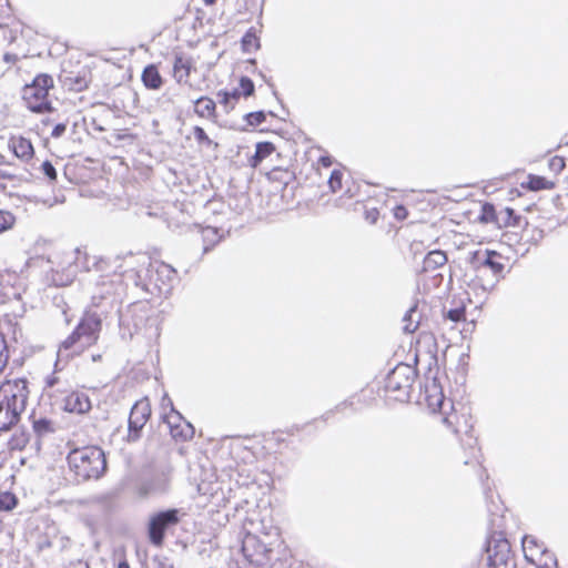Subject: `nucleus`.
Listing matches in <instances>:
<instances>
[{
  "instance_id": "nucleus-1",
  "label": "nucleus",
  "mask_w": 568,
  "mask_h": 568,
  "mask_svg": "<svg viewBox=\"0 0 568 568\" xmlns=\"http://www.w3.org/2000/svg\"><path fill=\"white\" fill-rule=\"evenodd\" d=\"M101 329L100 315L94 312H87L74 329L59 344L58 362L73 359L94 346L100 338Z\"/></svg>"
},
{
  "instance_id": "nucleus-2",
  "label": "nucleus",
  "mask_w": 568,
  "mask_h": 568,
  "mask_svg": "<svg viewBox=\"0 0 568 568\" xmlns=\"http://www.w3.org/2000/svg\"><path fill=\"white\" fill-rule=\"evenodd\" d=\"M282 544L281 534L274 526L247 530L242 541L245 559L256 567H266L272 562L273 552Z\"/></svg>"
},
{
  "instance_id": "nucleus-3",
  "label": "nucleus",
  "mask_w": 568,
  "mask_h": 568,
  "mask_svg": "<svg viewBox=\"0 0 568 568\" xmlns=\"http://www.w3.org/2000/svg\"><path fill=\"white\" fill-rule=\"evenodd\" d=\"M67 463L69 470L78 481L99 479L108 468L103 449L95 445L71 449L68 453Z\"/></svg>"
},
{
  "instance_id": "nucleus-4",
  "label": "nucleus",
  "mask_w": 568,
  "mask_h": 568,
  "mask_svg": "<svg viewBox=\"0 0 568 568\" xmlns=\"http://www.w3.org/2000/svg\"><path fill=\"white\" fill-rule=\"evenodd\" d=\"M29 390L24 378L7 379L0 385V432H7L19 422Z\"/></svg>"
},
{
  "instance_id": "nucleus-5",
  "label": "nucleus",
  "mask_w": 568,
  "mask_h": 568,
  "mask_svg": "<svg viewBox=\"0 0 568 568\" xmlns=\"http://www.w3.org/2000/svg\"><path fill=\"white\" fill-rule=\"evenodd\" d=\"M440 422L450 430L462 443H465L471 449L477 458L480 454L477 437L474 435V420L471 409L468 405L460 402H449V406L443 409Z\"/></svg>"
},
{
  "instance_id": "nucleus-6",
  "label": "nucleus",
  "mask_w": 568,
  "mask_h": 568,
  "mask_svg": "<svg viewBox=\"0 0 568 568\" xmlns=\"http://www.w3.org/2000/svg\"><path fill=\"white\" fill-rule=\"evenodd\" d=\"M54 87L53 78L48 73H39L31 83L22 88V100L33 113H47L53 111L49 99L50 91Z\"/></svg>"
},
{
  "instance_id": "nucleus-7",
  "label": "nucleus",
  "mask_w": 568,
  "mask_h": 568,
  "mask_svg": "<svg viewBox=\"0 0 568 568\" xmlns=\"http://www.w3.org/2000/svg\"><path fill=\"white\" fill-rule=\"evenodd\" d=\"M415 378L416 374L410 365L404 363L398 364L385 378V399L398 403L408 402Z\"/></svg>"
},
{
  "instance_id": "nucleus-8",
  "label": "nucleus",
  "mask_w": 568,
  "mask_h": 568,
  "mask_svg": "<svg viewBox=\"0 0 568 568\" xmlns=\"http://www.w3.org/2000/svg\"><path fill=\"white\" fill-rule=\"evenodd\" d=\"M487 568H516L511 546L503 531H493L486 541Z\"/></svg>"
},
{
  "instance_id": "nucleus-9",
  "label": "nucleus",
  "mask_w": 568,
  "mask_h": 568,
  "mask_svg": "<svg viewBox=\"0 0 568 568\" xmlns=\"http://www.w3.org/2000/svg\"><path fill=\"white\" fill-rule=\"evenodd\" d=\"M181 521V511L171 508L153 514L148 523L149 541L156 548L164 545L165 534Z\"/></svg>"
},
{
  "instance_id": "nucleus-10",
  "label": "nucleus",
  "mask_w": 568,
  "mask_h": 568,
  "mask_svg": "<svg viewBox=\"0 0 568 568\" xmlns=\"http://www.w3.org/2000/svg\"><path fill=\"white\" fill-rule=\"evenodd\" d=\"M63 85L73 92H83L92 82V68L82 61L70 62L63 70Z\"/></svg>"
},
{
  "instance_id": "nucleus-11",
  "label": "nucleus",
  "mask_w": 568,
  "mask_h": 568,
  "mask_svg": "<svg viewBox=\"0 0 568 568\" xmlns=\"http://www.w3.org/2000/svg\"><path fill=\"white\" fill-rule=\"evenodd\" d=\"M523 552L525 559L536 568L548 567L555 561L554 554L547 549L544 541L534 535H527L523 538Z\"/></svg>"
},
{
  "instance_id": "nucleus-12",
  "label": "nucleus",
  "mask_w": 568,
  "mask_h": 568,
  "mask_svg": "<svg viewBox=\"0 0 568 568\" xmlns=\"http://www.w3.org/2000/svg\"><path fill=\"white\" fill-rule=\"evenodd\" d=\"M168 400L170 412L164 415L172 438L176 442H187L194 436L193 426L173 407L172 400L165 395L163 402Z\"/></svg>"
},
{
  "instance_id": "nucleus-13",
  "label": "nucleus",
  "mask_w": 568,
  "mask_h": 568,
  "mask_svg": "<svg viewBox=\"0 0 568 568\" xmlns=\"http://www.w3.org/2000/svg\"><path fill=\"white\" fill-rule=\"evenodd\" d=\"M149 278L159 293H169L178 278V272L172 265L154 260L150 263Z\"/></svg>"
},
{
  "instance_id": "nucleus-14",
  "label": "nucleus",
  "mask_w": 568,
  "mask_h": 568,
  "mask_svg": "<svg viewBox=\"0 0 568 568\" xmlns=\"http://www.w3.org/2000/svg\"><path fill=\"white\" fill-rule=\"evenodd\" d=\"M151 413V403L146 397L139 399L133 405L129 416V442H135L141 437V432L150 419Z\"/></svg>"
},
{
  "instance_id": "nucleus-15",
  "label": "nucleus",
  "mask_w": 568,
  "mask_h": 568,
  "mask_svg": "<svg viewBox=\"0 0 568 568\" xmlns=\"http://www.w3.org/2000/svg\"><path fill=\"white\" fill-rule=\"evenodd\" d=\"M506 267V257L497 251L488 250L485 258V270L491 271V278L480 281L479 288L485 292L491 291L503 277Z\"/></svg>"
},
{
  "instance_id": "nucleus-16",
  "label": "nucleus",
  "mask_w": 568,
  "mask_h": 568,
  "mask_svg": "<svg viewBox=\"0 0 568 568\" xmlns=\"http://www.w3.org/2000/svg\"><path fill=\"white\" fill-rule=\"evenodd\" d=\"M8 149L23 163L32 161L36 154L31 140L20 134H14L9 138Z\"/></svg>"
},
{
  "instance_id": "nucleus-17",
  "label": "nucleus",
  "mask_w": 568,
  "mask_h": 568,
  "mask_svg": "<svg viewBox=\"0 0 568 568\" xmlns=\"http://www.w3.org/2000/svg\"><path fill=\"white\" fill-rule=\"evenodd\" d=\"M450 400H446L445 396L436 384L425 387L424 403L433 414L442 415L443 409L449 406Z\"/></svg>"
},
{
  "instance_id": "nucleus-18",
  "label": "nucleus",
  "mask_w": 568,
  "mask_h": 568,
  "mask_svg": "<svg viewBox=\"0 0 568 568\" xmlns=\"http://www.w3.org/2000/svg\"><path fill=\"white\" fill-rule=\"evenodd\" d=\"M194 69V62L192 58L184 53H176L173 62V77L178 83H187Z\"/></svg>"
},
{
  "instance_id": "nucleus-19",
  "label": "nucleus",
  "mask_w": 568,
  "mask_h": 568,
  "mask_svg": "<svg viewBox=\"0 0 568 568\" xmlns=\"http://www.w3.org/2000/svg\"><path fill=\"white\" fill-rule=\"evenodd\" d=\"M90 408L91 402L84 393L73 390L63 398V409L69 413L83 414Z\"/></svg>"
},
{
  "instance_id": "nucleus-20",
  "label": "nucleus",
  "mask_w": 568,
  "mask_h": 568,
  "mask_svg": "<svg viewBox=\"0 0 568 568\" xmlns=\"http://www.w3.org/2000/svg\"><path fill=\"white\" fill-rule=\"evenodd\" d=\"M488 250H476L468 254L467 262L475 272V277L469 285L479 287V282L484 281L485 276V258Z\"/></svg>"
},
{
  "instance_id": "nucleus-21",
  "label": "nucleus",
  "mask_w": 568,
  "mask_h": 568,
  "mask_svg": "<svg viewBox=\"0 0 568 568\" xmlns=\"http://www.w3.org/2000/svg\"><path fill=\"white\" fill-rule=\"evenodd\" d=\"M349 182L353 181L345 170L335 169L332 171L327 184L332 193L344 192L345 194L353 196L351 193L352 189L349 186Z\"/></svg>"
},
{
  "instance_id": "nucleus-22",
  "label": "nucleus",
  "mask_w": 568,
  "mask_h": 568,
  "mask_svg": "<svg viewBox=\"0 0 568 568\" xmlns=\"http://www.w3.org/2000/svg\"><path fill=\"white\" fill-rule=\"evenodd\" d=\"M194 113L201 119L217 122L216 103L210 97L203 95L195 100Z\"/></svg>"
},
{
  "instance_id": "nucleus-23",
  "label": "nucleus",
  "mask_w": 568,
  "mask_h": 568,
  "mask_svg": "<svg viewBox=\"0 0 568 568\" xmlns=\"http://www.w3.org/2000/svg\"><path fill=\"white\" fill-rule=\"evenodd\" d=\"M556 185V181L536 174H528L527 180L521 183L524 190L531 192L554 190Z\"/></svg>"
},
{
  "instance_id": "nucleus-24",
  "label": "nucleus",
  "mask_w": 568,
  "mask_h": 568,
  "mask_svg": "<svg viewBox=\"0 0 568 568\" xmlns=\"http://www.w3.org/2000/svg\"><path fill=\"white\" fill-rule=\"evenodd\" d=\"M141 80L144 87L150 90H159L163 84V78L155 64H149L143 69Z\"/></svg>"
},
{
  "instance_id": "nucleus-25",
  "label": "nucleus",
  "mask_w": 568,
  "mask_h": 568,
  "mask_svg": "<svg viewBox=\"0 0 568 568\" xmlns=\"http://www.w3.org/2000/svg\"><path fill=\"white\" fill-rule=\"evenodd\" d=\"M19 274L10 268L0 267V295L7 296L19 284Z\"/></svg>"
},
{
  "instance_id": "nucleus-26",
  "label": "nucleus",
  "mask_w": 568,
  "mask_h": 568,
  "mask_svg": "<svg viewBox=\"0 0 568 568\" xmlns=\"http://www.w3.org/2000/svg\"><path fill=\"white\" fill-rule=\"evenodd\" d=\"M499 220V229L521 227L523 225L527 224L525 217L516 213L511 207H505L501 210Z\"/></svg>"
},
{
  "instance_id": "nucleus-27",
  "label": "nucleus",
  "mask_w": 568,
  "mask_h": 568,
  "mask_svg": "<svg viewBox=\"0 0 568 568\" xmlns=\"http://www.w3.org/2000/svg\"><path fill=\"white\" fill-rule=\"evenodd\" d=\"M448 261L447 254L442 250H434L427 253L423 261V271H435L444 266Z\"/></svg>"
},
{
  "instance_id": "nucleus-28",
  "label": "nucleus",
  "mask_w": 568,
  "mask_h": 568,
  "mask_svg": "<svg viewBox=\"0 0 568 568\" xmlns=\"http://www.w3.org/2000/svg\"><path fill=\"white\" fill-rule=\"evenodd\" d=\"M500 212L497 213L494 204L485 202L481 204L478 221L484 224H495L499 227Z\"/></svg>"
},
{
  "instance_id": "nucleus-29",
  "label": "nucleus",
  "mask_w": 568,
  "mask_h": 568,
  "mask_svg": "<svg viewBox=\"0 0 568 568\" xmlns=\"http://www.w3.org/2000/svg\"><path fill=\"white\" fill-rule=\"evenodd\" d=\"M275 145L272 142H260L256 144L255 154L251 158L252 168H257L260 163L275 152Z\"/></svg>"
},
{
  "instance_id": "nucleus-30",
  "label": "nucleus",
  "mask_w": 568,
  "mask_h": 568,
  "mask_svg": "<svg viewBox=\"0 0 568 568\" xmlns=\"http://www.w3.org/2000/svg\"><path fill=\"white\" fill-rule=\"evenodd\" d=\"M241 43L244 52L251 53L257 51L261 44L255 29H248L243 36Z\"/></svg>"
},
{
  "instance_id": "nucleus-31",
  "label": "nucleus",
  "mask_w": 568,
  "mask_h": 568,
  "mask_svg": "<svg viewBox=\"0 0 568 568\" xmlns=\"http://www.w3.org/2000/svg\"><path fill=\"white\" fill-rule=\"evenodd\" d=\"M32 428L37 436L44 437L55 432V424L53 420L42 417L33 420Z\"/></svg>"
},
{
  "instance_id": "nucleus-32",
  "label": "nucleus",
  "mask_w": 568,
  "mask_h": 568,
  "mask_svg": "<svg viewBox=\"0 0 568 568\" xmlns=\"http://www.w3.org/2000/svg\"><path fill=\"white\" fill-rule=\"evenodd\" d=\"M354 210L363 211L364 219L369 224H375L379 219V210L376 206H368L364 202H356Z\"/></svg>"
},
{
  "instance_id": "nucleus-33",
  "label": "nucleus",
  "mask_w": 568,
  "mask_h": 568,
  "mask_svg": "<svg viewBox=\"0 0 568 568\" xmlns=\"http://www.w3.org/2000/svg\"><path fill=\"white\" fill-rule=\"evenodd\" d=\"M199 240L203 251L207 252L217 242V232L212 227H204L200 231Z\"/></svg>"
},
{
  "instance_id": "nucleus-34",
  "label": "nucleus",
  "mask_w": 568,
  "mask_h": 568,
  "mask_svg": "<svg viewBox=\"0 0 568 568\" xmlns=\"http://www.w3.org/2000/svg\"><path fill=\"white\" fill-rule=\"evenodd\" d=\"M193 135L196 140L197 144L204 145L206 148H211L213 150H216L219 148V143L214 142L210 136L206 134L204 129L202 126H194L193 128Z\"/></svg>"
},
{
  "instance_id": "nucleus-35",
  "label": "nucleus",
  "mask_w": 568,
  "mask_h": 568,
  "mask_svg": "<svg viewBox=\"0 0 568 568\" xmlns=\"http://www.w3.org/2000/svg\"><path fill=\"white\" fill-rule=\"evenodd\" d=\"M16 225V216L8 210L0 209V234L8 232Z\"/></svg>"
},
{
  "instance_id": "nucleus-36",
  "label": "nucleus",
  "mask_w": 568,
  "mask_h": 568,
  "mask_svg": "<svg viewBox=\"0 0 568 568\" xmlns=\"http://www.w3.org/2000/svg\"><path fill=\"white\" fill-rule=\"evenodd\" d=\"M18 504V499L14 494L10 491L0 493V511H10Z\"/></svg>"
},
{
  "instance_id": "nucleus-37",
  "label": "nucleus",
  "mask_w": 568,
  "mask_h": 568,
  "mask_svg": "<svg viewBox=\"0 0 568 568\" xmlns=\"http://www.w3.org/2000/svg\"><path fill=\"white\" fill-rule=\"evenodd\" d=\"M217 99H219V103L223 106V109L226 111V112H230L232 110H234L235 105L237 104L236 101H234V99H232V97L229 94V91L226 90H220L217 92Z\"/></svg>"
},
{
  "instance_id": "nucleus-38",
  "label": "nucleus",
  "mask_w": 568,
  "mask_h": 568,
  "mask_svg": "<svg viewBox=\"0 0 568 568\" xmlns=\"http://www.w3.org/2000/svg\"><path fill=\"white\" fill-rule=\"evenodd\" d=\"M239 89L244 98L252 97L255 92L253 81L247 77H241L239 81Z\"/></svg>"
},
{
  "instance_id": "nucleus-39",
  "label": "nucleus",
  "mask_w": 568,
  "mask_h": 568,
  "mask_svg": "<svg viewBox=\"0 0 568 568\" xmlns=\"http://www.w3.org/2000/svg\"><path fill=\"white\" fill-rule=\"evenodd\" d=\"M548 168L555 175H559L566 168V161L562 156L555 155L549 159Z\"/></svg>"
},
{
  "instance_id": "nucleus-40",
  "label": "nucleus",
  "mask_w": 568,
  "mask_h": 568,
  "mask_svg": "<svg viewBox=\"0 0 568 568\" xmlns=\"http://www.w3.org/2000/svg\"><path fill=\"white\" fill-rule=\"evenodd\" d=\"M9 361V349L6 337L0 341V373L6 368Z\"/></svg>"
},
{
  "instance_id": "nucleus-41",
  "label": "nucleus",
  "mask_w": 568,
  "mask_h": 568,
  "mask_svg": "<svg viewBox=\"0 0 568 568\" xmlns=\"http://www.w3.org/2000/svg\"><path fill=\"white\" fill-rule=\"evenodd\" d=\"M266 120L263 111L251 112L246 115V121L250 125H260Z\"/></svg>"
},
{
  "instance_id": "nucleus-42",
  "label": "nucleus",
  "mask_w": 568,
  "mask_h": 568,
  "mask_svg": "<svg viewBox=\"0 0 568 568\" xmlns=\"http://www.w3.org/2000/svg\"><path fill=\"white\" fill-rule=\"evenodd\" d=\"M466 316L465 307L449 310L446 317L455 323L464 321Z\"/></svg>"
},
{
  "instance_id": "nucleus-43",
  "label": "nucleus",
  "mask_w": 568,
  "mask_h": 568,
  "mask_svg": "<svg viewBox=\"0 0 568 568\" xmlns=\"http://www.w3.org/2000/svg\"><path fill=\"white\" fill-rule=\"evenodd\" d=\"M41 171L50 181L57 180V171L50 161H44L41 164Z\"/></svg>"
},
{
  "instance_id": "nucleus-44",
  "label": "nucleus",
  "mask_w": 568,
  "mask_h": 568,
  "mask_svg": "<svg viewBox=\"0 0 568 568\" xmlns=\"http://www.w3.org/2000/svg\"><path fill=\"white\" fill-rule=\"evenodd\" d=\"M59 382H60L59 376L57 375L55 372H52L51 374H49L48 376L44 377L43 389L49 390V389L53 388L55 385H58Z\"/></svg>"
},
{
  "instance_id": "nucleus-45",
  "label": "nucleus",
  "mask_w": 568,
  "mask_h": 568,
  "mask_svg": "<svg viewBox=\"0 0 568 568\" xmlns=\"http://www.w3.org/2000/svg\"><path fill=\"white\" fill-rule=\"evenodd\" d=\"M393 215L398 221H404L408 217L409 213L405 205L398 204L393 209Z\"/></svg>"
},
{
  "instance_id": "nucleus-46",
  "label": "nucleus",
  "mask_w": 568,
  "mask_h": 568,
  "mask_svg": "<svg viewBox=\"0 0 568 568\" xmlns=\"http://www.w3.org/2000/svg\"><path fill=\"white\" fill-rule=\"evenodd\" d=\"M55 275H59L58 272L55 274L52 275V281L55 283V285L58 286H65L68 284H70L72 282V276L71 274H62L61 276L57 277Z\"/></svg>"
},
{
  "instance_id": "nucleus-47",
  "label": "nucleus",
  "mask_w": 568,
  "mask_h": 568,
  "mask_svg": "<svg viewBox=\"0 0 568 568\" xmlns=\"http://www.w3.org/2000/svg\"><path fill=\"white\" fill-rule=\"evenodd\" d=\"M67 131V124L65 123H58L54 125L51 132V136L54 139L61 138Z\"/></svg>"
},
{
  "instance_id": "nucleus-48",
  "label": "nucleus",
  "mask_w": 568,
  "mask_h": 568,
  "mask_svg": "<svg viewBox=\"0 0 568 568\" xmlns=\"http://www.w3.org/2000/svg\"><path fill=\"white\" fill-rule=\"evenodd\" d=\"M64 568H90V566L82 559H75L69 561Z\"/></svg>"
},
{
  "instance_id": "nucleus-49",
  "label": "nucleus",
  "mask_w": 568,
  "mask_h": 568,
  "mask_svg": "<svg viewBox=\"0 0 568 568\" xmlns=\"http://www.w3.org/2000/svg\"><path fill=\"white\" fill-rule=\"evenodd\" d=\"M318 164H321L323 168H329L333 164V159L331 155H322L318 159Z\"/></svg>"
},
{
  "instance_id": "nucleus-50",
  "label": "nucleus",
  "mask_w": 568,
  "mask_h": 568,
  "mask_svg": "<svg viewBox=\"0 0 568 568\" xmlns=\"http://www.w3.org/2000/svg\"><path fill=\"white\" fill-rule=\"evenodd\" d=\"M229 94L232 97V99H234V101H236V103L239 102L240 98L243 97L240 89L229 91Z\"/></svg>"
},
{
  "instance_id": "nucleus-51",
  "label": "nucleus",
  "mask_w": 568,
  "mask_h": 568,
  "mask_svg": "<svg viewBox=\"0 0 568 568\" xmlns=\"http://www.w3.org/2000/svg\"><path fill=\"white\" fill-rule=\"evenodd\" d=\"M417 327H418L417 323H415V324L408 323L404 326V331L407 333H414L417 329Z\"/></svg>"
},
{
  "instance_id": "nucleus-52",
  "label": "nucleus",
  "mask_w": 568,
  "mask_h": 568,
  "mask_svg": "<svg viewBox=\"0 0 568 568\" xmlns=\"http://www.w3.org/2000/svg\"><path fill=\"white\" fill-rule=\"evenodd\" d=\"M422 337H424V338L428 337V338L434 339L432 334H429V333H422V334H419V338L416 341V346L419 344V341H420Z\"/></svg>"
},
{
  "instance_id": "nucleus-53",
  "label": "nucleus",
  "mask_w": 568,
  "mask_h": 568,
  "mask_svg": "<svg viewBox=\"0 0 568 568\" xmlns=\"http://www.w3.org/2000/svg\"><path fill=\"white\" fill-rule=\"evenodd\" d=\"M11 179V175L8 174L4 170L0 169V180Z\"/></svg>"
},
{
  "instance_id": "nucleus-54",
  "label": "nucleus",
  "mask_w": 568,
  "mask_h": 568,
  "mask_svg": "<svg viewBox=\"0 0 568 568\" xmlns=\"http://www.w3.org/2000/svg\"><path fill=\"white\" fill-rule=\"evenodd\" d=\"M116 568H131V567H130L129 562L124 559L119 562Z\"/></svg>"
},
{
  "instance_id": "nucleus-55",
  "label": "nucleus",
  "mask_w": 568,
  "mask_h": 568,
  "mask_svg": "<svg viewBox=\"0 0 568 568\" xmlns=\"http://www.w3.org/2000/svg\"><path fill=\"white\" fill-rule=\"evenodd\" d=\"M4 164H8V162L6 161V156L2 153H0V165Z\"/></svg>"
},
{
  "instance_id": "nucleus-56",
  "label": "nucleus",
  "mask_w": 568,
  "mask_h": 568,
  "mask_svg": "<svg viewBox=\"0 0 568 568\" xmlns=\"http://www.w3.org/2000/svg\"><path fill=\"white\" fill-rule=\"evenodd\" d=\"M217 0H203L206 6H213Z\"/></svg>"
},
{
  "instance_id": "nucleus-57",
  "label": "nucleus",
  "mask_w": 568,
  "mask_h": 568,
  "mask_svg": "<svg viewBox=\"0 0 568 568\" xmlns=\"http://www.w3.org/2000/svg\"><path fill=\"white\" fill-rule=\"evenodd\" d=\"M49 122L50 121L48 119L42 121V123L45 124V125L49 124Z\"/></svg>"
},
{
  "instance_id": "nucleus-58",
  "label": "nucleus",
  "mask_w": 568,
  "mask_h": 568,
  "mask_svg": "<svg viewBox=\"0 0 568 568\" xmlns=\"http://www.w3.org/2000/svg\"><path fill=\"white\" fill-rule=\"evenodd\" d=\"M4 338V335L0 332V341Z\"/></svg>"
}]
</instances>
